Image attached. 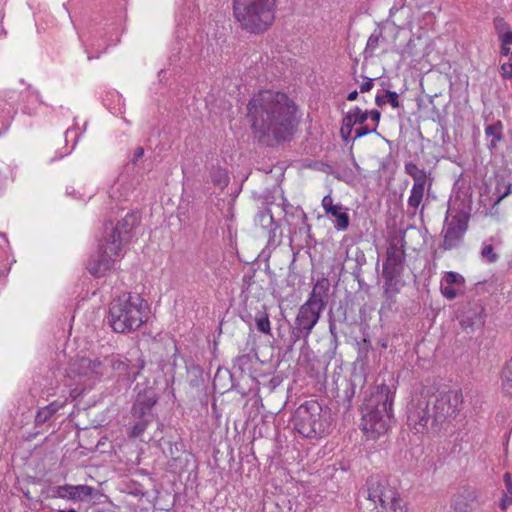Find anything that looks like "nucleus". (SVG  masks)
Returning <instances> with one entry per match:
<instances>
[{
    "mask_svg": "<svg viewBox=\"0 0 512 512\" xmlns=\"http://www.w3.org/2000/svg\"><path fill=\"white\" fill-rule=\"evenodd\" d=\"M437 424L438 422H434L430 403L425 397L410 402L407 409V425L413 433L426 434Z\"/></svg>",
    "mask_w": 512,
    "mask_h": 512,
    "instance_id": "nucleus-9",
    "label": "nucleus"
},
{
    "mask_svg": "<svg viewBox=\"0 0 512 512\" xmlns=\"http://www.w3.org/2000/svg\"><path fill=\"white\" fill-rule=\"evenodd\" d=\"M106 368L109 366L119 377L127 380L134 381L140 370L143 368V364L136 370L131 366L130 361L120 355H111L103 358Z\"/></svg>",
    "mask_w": 512,
    "mask_h": 512,
    "instance_id": "nucleus-19",
    "label": "nucleus"
},
{
    "mask_svg": "<svg viewBox=\"0 0 512 512\" xmlns=\"http://www.w3.org/2000/svg\"><path fill=\"white\" fill-rule=\"evenodd\" d=\"M367 498L379 512H406V506L397 490L379 476L368 479Z\"/></svg>",
    "mask_w": 512,
    "mask_h": 512,
    "instance_id": "nucleus-7",
    "label": "nucleus"
},
{
    "mask_svg": "<svg viewBox=\"0 0 512 512\" xmlns=\"http://www.w3.org/2000/svg\"><path fill=\"white\" fill-rule=\"evenodd\" d=\"M481 256L485 259H487L490 263H495L499 256L497 253H495L494 248L491 244H486L481 249Z\"/></svg>",
    "mask_w": 512,
    "mask_h": 512,
    "instance_id": "nucleus-34",
    "label": "nucleus"
},
{
    "mask_svg": "<svg viewBox=\"0 0 512 512\" xmlns=\"http://www.w3.org/2000/svg\"><path fill=\"white\" fill-rule=\"evenodd\" d=\"M262 218H266L268 217L270 221H272V216L269 214V213H262L261 215Z\"/></svg>",
    "mask_w": 512,
    "mask_h": 512,
    "instance_id": "nucleus-45",
    "label": "nucleus"
},
{
    "mask_svg": "<svg viewBox=\"0 0 512 512\" xmlns=\"http://www.w3.org/2000/svg\"><path fill=\"white\" fill-rule=\"evenodd\" d=\"M440 292L447 300L463 296L466 292L464 276L454 271L444 272L441 279Z\"/></svg>",
    "mask_w": 512,
    "mask_h": 512,
    "instance_id": "nucleus-15",
    "label": "nucleus"
},
{
    "mask_svg": "<svg viewBox=\"0 0 512 512\" xmlns=\"http://www.w3.org/2000/svg\"><path fill=\"white\" fill-rule=\"evenodd\" d=\"M144 155V149L142 147H137L134 151L133 157L131 158V162L135 164L139 159H141Z\"/></svg>",
    "mask_w": 512,
    "mask_h": 512,
    "instance_id": "nucleus-42",
    "label": "nucleus"
},
{
    "mask_svg": "<svg viewBox=\"0 0 512 512\" xmlns=\"http://www.w3.org/2000/svg\"><path fill=\"white\" fill-rule=\"evenodd\" d=\"M368 117L371 118V120L375 123L374 127L377 128L379 121H380V117H381L380 111H378V110L368 111Z\"/></svg>",
    "mask_w": 512,
    "mask_h": 512,
    "instance_id": "nucleus-40",
    "label": "nucleus"
},
{
    "mask_svg": "<svg viewBox=\"0 0 512 512\" xmlns=\"http://www.w3.org/2000/svg\"><path fill=\"white\" fill-rule=\"evenodd\" d=\"M477 499L476 489L468 486L462 487L452 496L449 512H471Z\"/></svg>",
    "mask_w": 512,
    "mask_h": 512,
    "instance_id": "nucleus-18",
    "label": "nucleus"
},
{
    "mask_svg": "<svg viewBox=\"0 0 512 512\" xmlns=\"http://www.w3.org/2000/svg\"><path fill=\"white\" fill-rule=\"evenodd\" d=\"M374 132H376V127L370 128L368 125H365V126L362 125L355 130V135L352 138V140L354 141L358 138H361L363 136H366V135L374 133Z\"/></svg>",
    "mask_w": 512,
    "mask_h": 512,
    "instance_id": "nucleus-36",
    "label": "nucleus"
},
{
    "mask_svg": "<svg viewBox=\"0 0 512 512\" xmlns=\"http://www.w3.org/2000/svg\"><path fill=\"white\" fill-rule=\"evenodd\" d=\"M468 227V218L464 213H457L450 220L446 218L443 229V248L450 250L459 245Z\"/></svg>",
    "mask_w": 512,
    "mask_h": 512,
    "instance_id": "nucleus-13",
    "label": "nucleus"
},
{
    "mask_svg": "<svg viewBox=\"0 0 512 512\" xmlns=\"http://www.w3.org/2000/svg\"><path fill=\"white\" fill-rule=\"evenodd\" d=\"M146 428H147V421L146 420L139 421L132 426L129 436L132 438H136V437L140 436L146 430Z\"/></svg>",
    "mask_w": 512,
    "mask_h": 512,
    "instance_id": "nucleus-35",
    "label": "nucleus"
},
{
    "mask_svg": "<svg viewBox=\"0 0 512 512\" xmlns=\"http://www.w3.org/2000/svg\"><path fill=\"white\" fill-rule=\"evenodd\" d=\"M321 204L326 214L328 212H332L333 208L336 206V204L333 203V199L330 194L323 197Z\"/></svg>",
    "mask_w": 512,
    "mask_h": 512,
    "instance_id": "nucleus-38",
    "label": "nucleus"
},
{
    "mask_svg": "<svg viewBox=\"0 0 512 512\" xmlns=\"http://www.w3.org/2000/svg\"><path fill=\"white\" fill-rule=\"evenodd\" d=\"M382 276L384 278L383 294L387 301H389L388 306H390L393 301V297L398 293L397 282L401 274L382 271Z\"/></svg>",
    "mask_w": 512,
    "mask_h": 512,
    "instance_id": "nucleus-24",
    "label": "nucleus"
},
{
    "mask_svg": "<svg viewBox=\"0 0 512 512\" xmlns=\"http://www.w3.org/2000/svg\"><path fill=\"white\" fill-rule=\"evenodd\" d=\"M495 26L498 31L499 40L501 42V55L509 58L512 56V31L509 29H501V27L506 26V23L503 19H497L495 21Z\"/></svg>",
    "mask_w": 512,
    "mask_h": 512,
    "instance_id": "nucleus-23",
    "label": "nucleus"
},
{
    "mask_svg": "<svg viewBox=\"0 0 512 512\" xmlns=\"http://www.w3.org/2000/svg\"><path fill=\"white\" fill-rule=\"evenodd\" d=\"M293 425L303 437L321 436L329 427L328 412L317 401H306L295 410Z\"/></svg>",
    "mask_w": 512,
    "mask_h": 512,
    "instance_id": "nucleus-6",
    "label": "nucleus"
},
{
    "mask_svg": "<svg viewBox=\"0 0 512 512\" xmlns=\"http://www.w3.org/2000/svg\"><path fill=\"white\" fill-rule=\"evenodd\" d=\"M501 386L505 394L512 396V358L502 370Z\"/></svg>",
    "mask_w": 512,
    "mask_h": 512,
    "instance_id": "nucleus-28",
    "label": "nucleus"
},
{
    "mask_svg": "<svg viewBox=\"0 0 512 512\" xmlns=\"http://www.w3.org/2000/svg\"><path fill=\"white\" fill-rule=\"evenodd\" d=\"M212 181L221 187L227 186L229 183L227 172L224 169L218 168L212 176Z\"/></svg>",
    "mask_w": 512,
    "mask_h": 512,
    "instance_id": "nucleus-33",
    "label": "nucleus"
},
{
    "mask_svg": "<svg viewBox=\"0 0 512 512\" xmlns=\"http://www.w3.org/2000/svg\"><path fill=\"white\" fill-rule=\"evenodd\" d=\"M57 409L58 408L55 403H51L48 406L41 408L36 414L35 422L37 424L45 423L48 419L52 417V415L57 411Z\"/></svg>",
    "mask_w": 512,
    "mask_h": 512,
    "instance_id": "nucleus-31",
    "label": "nucleus"
},
{
    "mask_svg": "<svg viewBox=\"0 0 512 512\" xmlns=\"http://www.w3.org/2000/svg\"><path fill=\"white\" fill-rule=\"evenodd\" d=\"M463 405V394L459 389L440 393L433 403L434 422L443 423L458 416Z\"/></svg>",
    "mask_w": 512,
    "mask_h": 512,
    "instance_id": "nucleus-11",
    "label": "nucleus"
},
{
    "mask_svg": "<svg viewBox=\"0 0 512 512\" xmlns=\"http://www.w3.org/2000/svg\"><path fill=\"white\" fill-rule=\"evenodd\" d=\"M57 512H77L75 509H69V510H58Z\"/></svg>",
    "mask_w": 512,
    "mask_h": 512,
    "instance_id": "nucleus-46",
    "label": "nucleus"
},
{
    "mask_svg": "<svg viewBox=\"0 0 512 512\" xmlns=\"http://www.w3.org/2000/svg\"><path fill=\"white\" fill-rule=\"evenodd\" d=\"M255 323L259 332L266 335H271L270 320L266 312L256 315Z\"/></svg>",
    "mask_w": 512,
    "mask_h": 512,
    "instance_id": "nucleus-32",
    "label": "nucleus"
},
{
    "mask_svg": "<svg viewBox=\"0 0 512 512\" xmlns=\"http://www.w3.org/2000/svg\"><path fill=\"white\" fill-rule=\"evenodd\" d=\"M277 0H233V15L251 33L266 31L275 20Z\"/></svg>",
    "mask_w": 512,
    "mask_h": 512,
    "instance_id": "nucleus-5",
    "label": "nucleus"
},
{
    "mask_svg": "<svg viewBox=\"0 0 512 512\" xmlns=\"http://www.w3.org/2000/svg\"><path fill=\"white\" fill-rule=\"evenodd\" d=\"M395 387L381 384L365 399L362 407V428L372 438L384 434L393 415Z\"/></svg>",
    "mask_w": 512,
    "mask_h": 512,
    "instance_id": "nucleus-3",
    "label": "nucleus"
},
{
    "mask_svg": "<svg viewBox=\"0 0 512 512\" xmlns=\"http://www.w3.org/2000/svg\"><path fill=\"white\" fill-rule=\"evenodd\" d=\"M97 493V490L89 485H70L65 484L57 486L54 489V496L70 500V501H85L93 498Z\"/></svg>",
    "mask_w": 512,
    "mask_h": 512,
    "instance_id": "nucleus-17",
    "label": "nucleus"
},
{
    "mask_svg": "<svg viewBox=\"0 0 512 512\" xmlns=\"http://www.w3.org/2000/svg\"><path fill=\"white\" fill-rule=\"evenodd\" d=\"M404 261L405 250L403 247L402 240L390 241L387 247L386 258L385 261L383 262L382 271L402 274L404 270Z\"/></svg>",
    "mask_w": 512,
    "mask_h": 512,
    "instance_id": "nucleus-16",
    "label": "nucleus"
},
{
    "mask_svg": "<svg viewBox=\"0 0 512 512\" xmlns=\"http://www.w3.org/2000/svg\"><path fill=\"white\" fill-rule=\"evenodd\" d=\"M322 311L318 307H314L306 302L300 306L292 331L296 340L309 337L313 328L318 323Z\"/></svg>",
    "mask_w": 512,
    "mask_h": 512,
    "instance_id": "nucleus-12",
    "label": "nucleus"
},
{
    "mask_svg": "<svg viewBox=\"0 0 512 512\" xmlns=\"http://www.w3.org/2000/svg\"><path fill=\"white\" fill-rule=\"evenodd\" d=\"M330 282L327 278L322 277L316 281L306 303L324 310L328 302V292Z\"/></svg>",
    "mask_w": 512,
    "mask_h": 512,
    "instance_id": "nucleus-21",
    "label": "nucleus"
},
{
    "mask_svg": "<svg viewBox=\"0 0 512 512\" xmlns=\"http://www.w3.org/2000/svg\"><path fill=\"white\" fill-rule=\"evenodd\" d=\"M485 135L487 137H492V140L488 144L490 150H493L497 147V144L503 139V124L501 121H496L493 124L487 125L485 127Z\"/></svg>",
    "mask_w": 512,
    "mask_h": 512,
    "instance_id": "nucleus-25",
    "label": "nucleus"
},
{
    "mask_svg": "<svg viewBox=\"0 0 512 512\" xmlns=\"http://www.w3.org/2000/svg\"><path fill=\"white\" fill-rule=\"evenodd\" d=\"M149 318L147 302L138 295L124 293L109 305L107 320L116 333L138 330Z\"/></svg>",
    "mask_w": 512,
    "mask_h": 512,
    "instance_id": "nucleus-4",
    "label": "nucleus"
},
{
    "mask_svg": "<svg viewBox=\"0 0 512 512\" xmlns=\"http://www.w3.org/2000/svg\"><path fill=\"white\" fill-rule=\"evenodd\" d=\"M106 373L103 359L98 357H76L72 359L67 368V376L78 380L79 383L93 386L99 382Z\"/></svg>",
    "mask_w": 512,
    "mask_h": 512,
    "instance_id": "nucleus-8",
    "label": "nucleus"
},
{
    "mask_svg": "<svg viewBox=\"0 0 512 512\" xmlns=\"http://www.w3.org/2000/svg\"><path fill=\"white\" fill-rule=\"evenodd\" d=\"M357 96H358V92L355 90V91H352L348 94L347 96V100L348 101H354L357 99Z\"/></svg>",
    "mask_w": 512,
    "mask_h": 512,
    "instance_id": "nucleus-44",
    "label": "nucleus"
},
{
    "mask_svg": "<svg viewBox=\"0 0 512 512\" xmlns=\"http://www.w3.org/2000/svg\"><path fill=\"white\" fill-rule=\"evenodd\" d=\"M373 85H374V80L368 79L366 82H364L360 85V92L366 93V92L370 91L373 88Z\"/></svg>",
    "mask_w": 512,
    "mask_h": 512,
    "instance_id": "nucleus-41",
    "label": "nucleus"
},
{
    "mask_svg": "<svg viewBox=\"0 0 512 512\" xmlns=\"http://www.w3.org/2000/svg\"><path fill=\"white\" fill-rule=\"evenodd\" d=\"M375 102L378 106L384 105L387 102H389L393 108L400 107V102L398 100V94L395 91L388 90L383 95H377L375 98Z\"/></svg>",
    "mask_w": 512,
    "mask_h": 512,
    "instance_id": "nucleus-29",
    "label": "nucleus"
},
{
    "mask_svg": "<svg viewBox=\"0 0 512 512\" xmlns=\"http://www.w3.org/2000/svg\"><path fill=\"white\" fill-rule=\"evenodd\" d=\"M395 10H396V8H395V7L391 8L390 13L395 12Z\"/></svg>",
    "mask_w": 512,
    "mask_h": 512,
    "instance_id": "nucleus-47",
    "label": "nucleus"
},
{
    "mask_svg": "<svg viewBox=\"0 0 512 512\" xmlns=\"http://www.w3.org/2000/svg\"><path fill=\"white\" fill-rule=\"evenodd\" d=\"M327 214L336 218L335 227L338 231L347 230L350 220L346 208H344L341 204H336V206L333 208V211L328 212Z\"/></svg>",
    "mask_w": 512,
    "mask_h": 512,
    "instance_id": "nucleus-27",
    "label": "nucleus"
},
{
    "mask_svg": "<svg viewBox=\"0 0 512 512\" xmlns=\"http://www.w3.org/2000/svg\"><path fill=\"white\" fill-rule=\"evenodd\" d=\"M404 171L413 179L407 205L408 209L415 215L424 200L425 189L426 187L427 191L431 189L432 181H429L427 171L419 168L414 162L405 163Z\"/></svg>",
    "mask_w": 512,
    "mask_h": 512,
    "instance_id": "nucleus-10",
    "label": "nucleus"
},
{
    "mask_svg": "<svg viewBox=\"0 0 512 512\" xmlns=\"http://www.w3.org/2000/svg\"><path fill=\"white\" fill-rule=\"evenodd\" d=\"M156 401L153 391H144L143 393H139L132 407L133 416L137 418L146 417L150 413Z\"/></svg>",
    "mask_w": 512,
    "mask_h": 512,
    "instance_id": "nucleus-22",
    "label": "nucleus"
},
{
    "mask_svg": "<svg viewBox=\"0 0 512 512\" xmlns=\"http://www.w3.org/2000/svg\"><path fill=\"white\" fill-rule=\"evenodd\" d=\"M501 75L505 79L512 78V55L508 58V61L501 65Z\"/></svg>",
    "mask_w": 512,
    "mask_h": 512,
    "instance_id": "nucleus-37",
    "label": "nucleus"
},
{
    "mask_svg": "<svg viewBox=\"0 0 512 512\" xmlns=\"http://www.w3.org/2000/svg\"><path fill=\"white\" fill-rule=\"evenodd\" d=\"M368 119V111H364L359 107H354L346 113L342 119L340 135L343 141L348 142L355 125H363Z\"/></svg>",
    "mask_w": 512,
    "mask_h": 512,
    "instance_id": "nucleus-20",
    "label": "nucleus"
},
{
    "mask_svg": "<svg viewBox=\"0 0 512 512\" xmlns=\"http://www.w3.org/2000/svg\"><path fill=\"white\" fill-rule=\"evenodd\" d=\"M248 119L259 139L272 137L276 141L290 138L296 121V106L283 92L263 90L249 101Z\"/></svg>",
    "mask_w": 512,
    "mask_h": 512,
    "instance_id": "nucleus-1",
    "label": "nucleus"
},
{
    "mask_svg": "<svg viewBox=\"0 0 512 512\" xmlns=\"http://www.w3.org/2000/svg\"><path fill=\"white\" fill-rule=\"evenodd\" d=\"M385 42L382 29L374 30L369 36L364 50L365 57H372L377 48Z\"/></svg>",
    "mask_w": 512,
    "mask_h": 512,
    "instance_id": "nucleus-26",
    "label": "nucleus"
},
{
    "mask_svg": "<svg viewBox=\"0 0 512 512\" xmlns=\"http://www.w3.org/2000/svg\"><path fill=\"white\" fill-rule=\"evenodd\" d=\"M458 318L463 329L473 331L476 327L483 326L485 307L480 300L469 301L460 310Z\"/></svg>",
    "mask_w": 512,
    "mask_h": 512,
    "instance_id": "nucleus-14",
    "label": "nucleus"
},
{
    "mask_svg": "<svg viewBox=\"0 0 512 512\" xmlns=\"http://www.w3.org/2000/svg\"><path fill=\"white\" fill-rule=\"evenodd\" d=\"M137 224L138 217L133 213H127L117 224L110 222L105 225L97 258L91 259L87 266L93 276H104L114 266L123 246L130 241Z\"/></svg>",
    "mask_w": 512,
    "mask_h": 512,
    "instance_id": "nucleus-2",
    "label": "nucleus"
},
{
    "mask_svg": "<svg viewBox=\"0 0 512 512\" xmlns=\"http://www.w3.org/2000/svg\"><path fill=\"white\" fill-rule=\"evenodd\" d=\"M5 246H8V240L6 239L4 234L0 233V248H3Z\"/></svg>",
    "mask_w": 512,
    "mask_h": 512,
    "instance_id": "nucleus-43",
    "label": "nucleus"
},
{
    "mask_svg": "<svg viewBox=\"0 0 512 512\" xmlns=\"http://www.w3.org/2000/svg\"><path fill=\"white\" fill-rule=\"evenodd\" d=\"M504 482L506 491L504 497L501 500L500 507L505 510L509 505L512 504V478L510 473L504 474Z\"/></svg>",
    "mask_w": 512,
    "mask_h": 512,
    "instance_id": "nucleus-30",
    "label": "nucleus"
},
{
    "mask_svg": "<svg viewBox=\"0 0 512 512\" xmlns=\"http://www.w3.org/2000/svg\"><path fill=\"white\" fill-rule=\"evenodd\" d=\"M497 191L500 193L496 204H498L500 201H502L505 197H507L510 193H512V184H508L504 187V190L501 191L500 186H497Z\"/></svg>",
    "mask_w": 512,
    "mask_h": 512,
    "instance_id": "nucleus-39",
    "label": "nucleus"
}]
</instances>
